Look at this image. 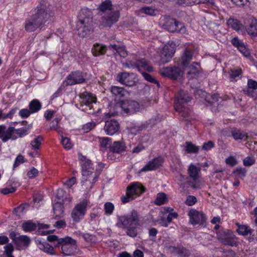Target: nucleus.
<instances>
[{
  "mask_svg": "<svg viewBox=\"0 0 257 257\" xmlns=\"http://www.w3.org/2000/svg\"><path fill=\"white\" fill-rule=\"evenodd\" d=\"M54 14L45 6L42 5L37 7V11L27 19L25 23V29L28 32H32L37 29H41L46 24H48L53 20Z\"/></svg>",
  "mask_w": 257,
  "mask_h": 257,
  "instance_id": "nucleus-1",
  "label": "nucleus"
},
{
  "mask_svg": "<svg viewBox=\"0 0 257 257\" xmlns=\"http://www.w3.org/2000/svg\"><path fill=\"white\" fill-rule=\"evenodd\" d=\"M97 10L99 13H102L101 15L104 14L101 21L103 27L110 28L118 21L120 17L119 12L114 10L110 0L102 2L98 6Z\"/></svg>",
  "mask_w": 257,
  "mask_h": 257,
  "instance_id": "nucleus-2",
  "label": "nucleus"
},
{
  "mask_svg": "<svg viewBox=\"0 0 257 257\" xmlns=\"http://www.w3.org/2000/svg\"><path fill=\"white\" fill-rule=\"evenodd\" d=\"M80 160L81 162L82 167V184L85 186L86 188H91L93 184L97 180L99 174L94 171L89 160H87L84 156H81Z\"/></svg>",
  "mask_w": 257,
  "mask_h": 257,
  "instance_id": "nucleus-3",
  "label": "nucleus"
},
{
  "mask_svg": "<svg viewBox=\"0 0 257 257\" xmlns=\"http://www.w3.org/2000/svg\"><path fill=\"white\" fill-rule=\"evenodd\" d=\"M191 99V97L183 90H180L175 97L174 108L182 117L186 119L189 117L191 113L190 110L186 106L187 103Z\"/></svg>",
  "mask_w": 257,
  "mask_h": 257,
  "instance_id": "nucleus-4",
  "label": "nucleus"
},
{
  "mask_svg": "<svg viewBox=\"0 0 257 257\" xmlns=\"http://www.w3.org/2000/svg\"><path fill=\"white\" fill-rule=\"evenodd\" d=\"M117 219L116 225L122 229L140 225L139 214L136 210H133L129 214L117 216Z\"/></svg>",
  "mask_w": 257,
  "mask_h": 257,
  "instance_id": "nucleus-5",
  "label": "nucleus"
},
{
  "mask_svg": "<svg viewBox=\"0 0 257 257\" xmlns=\"http://www.w3.org/2000/svg\"><path fill=\"white\" fill-rule=\"evenodd\" d=\"M217 238L224 245L236 247L239 244L237 237L233 232L227 229H221L216 232Z\"/></svg>",
  "mask_w": 257,
  "mask_h": 257,
  "instance_id": "nucleus-6",
  "label": "nucleus"
},
{
  "mask_svg": "<svg viewBox=\"0 0 257 257\" xmlns=\"http://www.w3.org/2000/svg\"><path fill=\"white\" fill-rule=\"evenodd\" d=\"M145 191V188L139 183H132L126 188V194L121 197V202L126 203L135 199L134 196H139Z\"/></svg>",
  "mask_w": 257,
  "mask_h": 257,
  "instance_id": "nucleus-7",
  "label": "nucleus"
},
{
  "mask_svg": "<svg viewBox=\"0 0 257 257\" xmlns=\"http://www.w3.org/2000/svg\"><path fill=\"white\" fill-rule=\"evenodd\" d=\"M200 172V168L195 165L191 164L188 168V173L192 180L187 178V184L193 189H200L203 186L202 182L199 179L198 174Z\"/></svg>",
  "mask_w": 257,
  "mask_h": 257,
  "instance_id": "nucleus-8",
  "label": "nucleus"
},
{
  "mask_svg": "<svg viewBox=\"0 0 257 257\" xmlns=\"http://www.w3.org/2000/svg\"><path fill=\"white\" fill-rule=\"evenodd\" d=\"M88 203L87 200L84 199L74 206L71 214L73 221L78 222L83 218L86 212Z\"/></svg>",
  "mask_w": 257,
  "mask_h": 257,
  "instance_id": "nucleus-9",
  "label": "nucleus"
},
{
  "mask_svg": "<svg viewBox=\"0 0 257 257\" xmlns=\"http://www.w3.org/2000/svg\"><path fill=\"white\" fill-rule=\"evenodd\" d=\"M163 26L164 29L172 33L177 32L184 34L186 30L182 23H179L175 19L170 17L166 18L164 19V23Z\"/></svg>",
  "mask_w": 257,
  "mask_h": 257,
  "instance_id": "nucleus-10",
  "label": "nucleus"
},
{
  "mask_svg": "<svg viewBox=\"0 0 257 257\" xmlns=\"http://www.w3.org/2000/svg\"><path fill=\"white\" fill-rule=\"evenodd\" d=\"M120 106L123 113L126 115H131L140 110V105L138 102L127 99L120 102Z\"/></svg>",
  "mask_w": 257,
  "mask_h": 257,
  "instance_id": "nucleus-11",
  "label": "nucleus"
},
{
  "mask_svg": "<svg viewBox=\"0 0 257 257\" xmlns=\"http://www.w3.org/2000/svg\"><path fill=\"white\" fill-rule=\"evenodd\" d=\"M159 72L161 75L173 79H177L181 77L183 74V72L181 69L176 66L164 67L161 69Z\"/></svg>",
  "mask_w": 257,
  "mask_h": 257,
  "instance_id": "nucleus-12",
  "label": "nucleus"
},
{
  "mask_svg": "<svg viewBox=\"0 0 257 257\" xmlns=\"http://www.w3.org/2000/svg\"><path fill=\"white\" fill-rule=\"evenodd\" d=\"M92 26V20H78L77 22V30L79 36L83 38L89 34L91 30Z\"/></svg>",
  "mask_w": 257,
  "mask_h": 257,
  "instance_id": "nucleus-13",
  "label": "nucleus"
},
{
  "mask_svg": "<svg viewBox=\"0 0 257 257\" xmlns=\"http://www.w3.org/2000/svg\"><path fill=\"white\" fill-rule=\"evenodd\" d=\"M189 222L193 225H202L205 222L206 218L205 214L194 209H191L188 212Z\"/></svg>",
  "mask_w": 257,
  "mask_h": 257,
  "instance_id": "nucleus-14",
  "label": "nucleus"
},
{
  "mask_svg": "<svg viewBox=\"0 0 257 257\" xmlns=\"http://www.w3.org/2000/svg\"><path fill=\"white\" fill-rule=\"evenodd\" d=\"M85 80V79L82 72L80 71L72 72L66 77L65 81L63 82V85L65 86L73 85L82 83Z\"/></svg>",
  "mask_w": 257,
  "mask_h": 257,
  "instance_id": "nucleus-15",
  "label": "nucleus"
},
{
  "mask_svg": "<svg viewBox=\"0 0 257 257\" xmlns=\"http://www.w3.org/2000/svg\"><path fill=\"white\" fill-rule=\"evenodd\" d=\"M136 77L133 73L126 72L119 73L117 75L116 80L121 84L127 86H133L135 85Z\"/></svg>",
  "mask_w": 257,
  "mask_h": 257,
  "instance_id": "nucleus-16",
  "label": "nucleus"
},
{
  "mask_svg": "<svg viewBox=\"0 0 257 257\" xmlns=\"http://www.w3.org/2000/svg\"><path fill=\"white\" fill-rule=\"evenodd\" d=\"M15 128L13 126H10L8 129H6L5 126H0V139L3 142H6L9 140H16L18 136L14 134Z\"/></svg>",
  "mask_w": 257,
  "mask_h": 257,
  "instance_id": "nucleus-17",
  "label": "nucleus"
},
{
  "mask_svg": "<svg viewBox=\"0 0 257 257\" xmlns=\"http://www.w3.org/2000/svg\"><path fill=\"white\" fill-rule=\"evenodd\" d=\"M119 124L118 122L114 119L108 120L105 122L104 130L108 135H113L118 131Z\"/></svg>",
  "mask_w": 257,
  "mask_h": 257,
  "instance_id": "nucleus-18",
  "label": "nucleus"
},
{
  "mask_svg": "<svg viewBox=\"0 0 257 257\" xmlns=\"http://www.w3.org/2000/svg\"><path fill=\"white\" fill-rule=\"evenodd\" d=\"M80 98V103L81 106H89L93 103L96 101V98L90 93L87 92H84L79 94Z\"/></svg>",
  "mask_w": 257,
  "mask_h": 257,
  "instance_id": "nucleus-19",
  "label": "nucleus"
},
{
  "mask_svg": "<svg viewBox=\"0 0 257 257\" xmlns=\"http://www.w3.org/2000/svg\"><path fill=\"white\" fill-rule=\"evenodd\" d=\"M163 160L161 158H156L149 161L142 169V172L156 170L162 165Z\"/></svg>",
  "mask_w": 257,
  "mask_h": 257,
  "instance_id": "nucleus-20",
  "label": "nucleus"
},
{
  "mask_svg": "<svg viewBox=\"0 0 257 257\" xmlns=\"http://www.w3.org/2000/svg\"><path fill=\"white\" fill-rule=\"evenodd\" d=\"M248 26H245L246 30L250 36H257V20L254 18L251 17L248 19Z\"/></svg>",
  "mask_w": 257,
  "mask_h": 257,
  "instance_id": "nucleus-21",
  "label": "nucleus"
},
{
  "mask_svg": "<svg viewBox=\"0 0 257 257\" xmlns=\"http://www.w3.org/2000/svg\"><path fill=\"white\" fill-rule=\"evenodd\" d=\"M193 51L190 49H185L181 58V64L183 67H187L192 60Z\"/></svg>",
  "mask_w": 257,
  "mask_h": 257,
  "instance_id": "nucleus-22",
  "label": "nucleus"
},
{
  "mask_svg": "<svg viewBox=\"0 0 257 257\" xmlns=\"http://www.w3.org/2000/svg\"><path fill=\"white\" fill-rule=\"evenodd\" d=\"M194 64H197V63H193L187 67H184L185 70L187 71V76L189 79H193L197 77L199 70V67H196Z\"/></svg>",
  "mask_w": 257,
  "mask_h": 257,
  "instance_id": "nucleus-23",
  "label": "nucleus"
},
{
  "mask_svg": "<svg viewBox=\"0 0 257 257\" xmlns=\"http://www.w3.org/2000/svg\"><path fill=\"white\" fill-rule=\"evenodd\" d=\"M38 248L45 252L51 255L55 254L54 247L46 242H42L38 240L36 241Z\"/></svg>",
  "mask_w": 257,
  "mask_h": 257,
  "instance_id": "nucleus-24",
  "label": "nucleus"
},
{
  "mask_svg": "<svg viewBox=\"0 0 257 257\" xmlns=\"http://www.w3.org/2000/svg\"><path fill=\"white\" fill-rule=\"evenodd\" d=\"M31 242L30 238L27 235H20L18 237V239L16 240L15 245L17 249H20L23 245L27 247L29 245Z\"/></svg>",
  "mask_w": 257,
  "mask_h": 257,
  "instance_id": "nucleus-25",
  "label": "nucleus"
},
{
  "mask_svg": "<svg viewBox=\"0 0 257 257\" xmlns=\"http://www.w3.org/2000/svg\"><path fill=\"white\" fill-rule=\"evenodd\" d=\"M125 148V144L122 141L114 142L110 147L111 151L116 153H120L124 151Z\"/></svg>",
  "mask_w": 257,
  "mask_h": 257,
  "instance_id": "nucleus-26",
  "label": "nucleus"
},
{
  "mask_svg": "<svg viewBox=\"0 0 257 257\" xmlns=\"http://www.w3.org/2000/svg\"><path fill=\"white\" fill-rule=\"evenodd\" d=\"M110 91L113 95L120 98L124 97L127 94V91L125 89L116 86H111Z\"/></svg>",
  "mask_w": 257,
  "mask_h": 257,
  "instance_id": "nucleus-27",
  "label": "nucleus"
},
{
  "mask_svg": "<svg viewBox=\"0 0 257 257\" xmlns=\"http://www.w3.org/2000/svg\"><path fill=\"white\" fill-rule=\"evenodd\" d=\"M136 68L141 72L142 69H144L148 72H151L153 71V67L149 66L148 64V62L144 59L138 60L136 62Z\"/></svg>",
  "mask_w": 257,
  "mask_h": 257,
  "instance_id": "nucleus-28",
  "label": "nucleus"
},
{
  "mask_svg": "<svg viewBox=\"0 0 257 257\" xmlns=\"http://www.w3.org/2000/svg\"><path fill=\"white\" fill-rule=\"evenodd\" d=\"M105 46L99 44H95L93 45L91 51L94 56H97L100 55H103L106 51Z\"/></svg>",
  "mask_w": 257,
  "mask_h": 257,
  "instance_id": "nucleus-29",
  "label": "nucleus"
},
{
  "mask_svg": "<svg viewBox=\"0 0 257 257\" xmlns=\"http://www.w3.org/2000/svg\"><path fill=\"white\" fill-rule=\"evenodd\" d=\"M92 12L88 8L82 9L78 16V20H80L88 19H89V20H92Z\"/></svg>",
  "mask_w": 257,
  "mask_h": 257,
  "instance_id": "nucleus-30",
  "label": "nucleus"
},
{
  "mask_svg": "<svg viewBox=\"0 0 257 257\" xmlns=\"http://www.w3.org/2000/svg\"><path fill=\"white\" fill-rule=\"evenodd\" d=\"M53 211L55 218L61 217L64 214V206L62 203L56 202L53 205Z\"/></svg>",
  "mask_w": 257,
  "mask_h": 257,
  "instance_id": "nucleus-31",
  "label": "nucleus"
},
{
  "mask_svg": "<svg viewBox=\"0 0 257 257\" xmlns=\"http://www.w3.org/2000/svg\"><path fill=\"white\" fill-rule=\"evenodd\" d=\"M227 24L228 27L236 31L240 30L242 27V24L238 20L233 18H229L227 20Z\"/></svg>",
  "mask_w": 257,
  "mask_h": 257,
  "instance_id": "nucleus-32",
  "label": "nucleus"
},
{
  "mask_svg": "<svg viewBox=\"0 0 257 257\" xmlns=\"http://www.w3.org/2000/svg\"><path fill=\"white\" fill-rule=\"evenodd\" d=\"M231 135L235 140H242L247 137V134L240 130L233 128L232 130Z\"/></svg>",
  "mask_w": 257,
  "mask_h": 257,
  "instance_id": "nucleus-33",
  "label": "nucleus"
},
{
  "mask_svg": "<svg viewBox=\"0 0 257 257\" xmlns=\"http://www.w3.org/2000/svg\"><path fill=\"white\" fill-rule=\"evenodd\" d=\"M76 244H67L61 246L62 253L65 255H71L74 252Z\"/></svg>",
  "mask_w": 257,
  "mask_h": 257,
  "instance_id": "nucleus-34",
  "label": "nucleus"
},
{
  "mask_svg": "<svg viewBox=\"0 0 257 257\" xmlns=\"http://www.w3.org/2000/svg\"><path fill=\"white\" fill-rule=\"evenodd\" d=\"M41 103L37 99L31 101L29 105V108L32 113L38 112L41 108Z\"/></svg>",
  "mask_w": 257,
  "mask_h": 257,
  "instance_id": "nucleus-35",
  "label": "nucleus"
},
{
  "mask_svg": "<svg viewBox=\"0 0 257 257\" xmlns=\"http://www.w3.org/2000/svg\"><path fill=\"white\" fill-rule=\"evenodd\" d=\"M168 198L164 193H159L157 194L156 198L154 201V203L157 205H162L168 202Z\"/></svg>",
  "mask_w": 257,
  "mask_h": 257,
  "instance_id": "nucleus-36",
  "label": "nucleus"
},
{
  "mask_svg": "<svg viewBox=\"0 0 257 257\" xmlns=\"http://www.w3.org/2000/svg\"><path fill=\"white\" fill-rule=\"evenodd\" d=\"M43 140V138L42 136H39L35 138L33 141H32L30 145L31 146L32 150H38L39 149L42 142Z\"/></svg>",
  "mask_w": 257,
  "mask_h": 257,
  "instance_id": "nucleus-37",
  "label": "nucleus"
},
{
  "mask_svg": "<svg viewBox=\"0 0 257 257\" xmlns=\"http://www.w3.org/2000/svg\"><path fill=\"white\" fill-rule=\"evenodd\" d=\"M18 110L17 107H14L11 109L8 113H4L3 110L0 109V119L5 120L7 118L12 119L14 115L16 113Z\"/></svg>",
  "mask_w": 257,
  "mask_h": 257,
  "instance_id": "nucleus-38",
  "label": "nucleus"
},
{
  "mask_svg": "<svg viewBox=\"0 0 257 257\" xmlns=\"http://www.w3.org/2000/svg\"><path fill=\"white\" fill-rule=\"evenodd\" d=\"M185 151L187 153H196L199 151V148L190 142H186L185 143Z\"/></svg>",
  "mask_w": 257,
  "mask_h": 257,
  "instance_id": "nucleus-39",
  "label": "nucleus"
},
{
  "mask_svg": "<svg viewBox=\"0 0 257 257\" xmlns=\"http://www.w3.org/2000/svg\"><path fill=\"white\" fill-rule=\"evenodd\" d=\"M37 225L31 221H27L22 225V228L25 231H31L36 229Z\"/></svg>",
  "mask_w": 257,
  "mask_h": 257,
  "instance_id": "nucleus-40",
  "label": "nucleus"
},
{
  "mask_svg": "<svg viewBox=\"0 0 257 257\" xmlns=\"http://www.w3.org/2000/svg\"><path fill=\"white\" fill-rule=\"evenodd\" d=\"M252 230L249 229L248 226L245 225H239V227L236 229V232L240 235H246L251 233Z\"/></svg>",
  "mask_w": 257,
  "mask_h": 257,
  "instance_id": "nucleus-41",
  "label": "nucleus"
},
{
  "mask_svg": "<svg viewBox=\"0 0 257 257\" xmlns=\"http://www.w3.org/2000/svg\"><path fill=\"white\" fill-rule=\"evenodd\" d=\"M140 12L149 16H156L158 11L150 7H145L141 9Z\"/></svg>",
  "mask_w": 257,
  "mask_h": 257,
  "instance_id": "nucleus-42",
  "label": "nucleus"
},
{
  "mask_svg": "<svg viewBox=\"0 0 257 257\" xmlns=\"http://www.w3.org/2000/svg\"><path fill=\"white\" fill-rule=\"evenodd\" d=\"M104 210L106 215H111L114 210V206L111 202H107L104 205Z\"/></svg>",
  "mask_w": 257,
  "mask_h": 257,
  "instance_id": "nucleus-43",
  "label": "nucleus"
},
{
  "mask_svg": "<svg viewBox=\"0 0 257 257\" xmlns=\"http://www.w3.org/2000/svg\"><path fill=\"white\" fill-rule=\"evenodd\" d=\"M76 242L74 239L69 236L60 238L58 240V244H61L62 246L67 244H76Z\"/></svg>",
  "mask_w": 257,
  "mask_h": 257,
  "instance_id": "nucleus-44",
  "label": "nucleus"
},
{
  "mask_svg": "<svg viewBox=\"0 0 257 257\" xmlns=\"http://www.w3.org/2000/svg\"><path fill=\"white\" fill-rule=\"evenodd\" d=\"M163 49L167 52V53L170 54V56L173 57L175 52V47L174 44H167L165 45Z\"/></svg>",
  "mask_w": 257,
  "mask_h": 257,
  "instance_id": "nucleus-45",
  "label": "nucleus"
},
{
  "mask_svg": "<svg viewBox=\"0 0 257 257\" xmlns=\"http://www.w3.org/2000/svg\"><path fill=\"white\" fill-rule=\"evenodd\" d=\"M190 254L189 250L183 246H179L177 255L180 257H189Z\"/></svg>",
  "mask_w": 257,
  "mask_h": 257,
  "instance_id": "nucleus-46",
  "label": "nucleus"
},
{
  "mask_svg": "<svg viewBox=\"0 0 257 257\" xmlns=\"http://www.w3.org/2000/svg\"><path fill=\"white\" fill-rule=\"evenodd\" d=\"M5 253L7 257H14L12 254V252L14 250V248L12 243H8L4 246Z\"/></svg>",
  "mask_w": 257,
  "mask_h": 257,
  "instance_id": "nucleus-47",
  "label": "nucleus"
},
{
  "mask_svg": "<svg viewBox=\"0 0 257 257\" xmlns=\"http://www.w3.org/2000/svg\"><path fill=\"white\" fill-rule=\"evenodd\" d=\"M160 57L161 61L163 63H166L169 62L172 58V57L170 56V54L167 53L163 49Z\"/></svg>",
  "mask_w": 257,
  "mask_h": 257,
  "instance_id": "nucleus-48",
  "label": "nucleus"
},
{
  "mask_svg": "<svg viewBox=\"0 0 257 257\" xmlns=\"http://www.w3.org/2000/svg\"><path fill=\"white\" fill-rule=\"evenodd\" d=\"M29 133V130L26 127H22L18 129H15L14 134H16L18 137L22 138L27 135Z\"/></svg>",
  "mask_w": 257,
  "mask_h": 257,
  "instance_id": "nucleus-49",
  "label": "nucleus"
},
{
  "mask_svg": "<svg viewBox=\"0 0 257 257\" xmlns=\"http://www.w3.org/2000/svg\"><path fill=\"white\" fill-rule=\"evenodd\" d=\"M246 171L244 168L241 167L237 168L234 171L233 174H235L239 178H243L246 175Z\"/></svg>",
  "mask_w": 257,
  "mask_h": 257,
  "instance_id": "nucleus-50",
  "label": "nucleus"
},
{
  "mask_svg": "<svg viewBox=\"0 0 257 257\" xmlns=\"http://www.w3.org/2000/svg\"><path fill=\"white\" fill-rule=\"evenodd\" d=\"M242 73L240 69H231L229 72V75L231 80L235 79L236 77H238Z\"/></svg>",
  "mask_w": 257,
  "mask_h": 257,
  "instance_id": "nucleus-51",
  "label": "nucleus"
},
{
  "mask_svg": "<svg viewBox=\"0 0 257 257\" xmlns=\"http://www.w3.org/2000/svg\"><path fill=\"white\" fill-rule=\"evenodd\" d=\"M99 143L100 146L102 148H106L108 146H110L111 144V140L108 138H101L99 139Z\"/></svg>",
  "mask_w": 257,
  "mask_h": 257,
  "instance_id": "nucleus-52",
  "label": "nucleus"
},
{
  "mask_svg": "<svg viewBox=\"0 0 257 257\" xmlns=\"http://www.w3.org/2000/svg\"><path fill=\"white\" fill-rule=\"evenodd\" d=\"M61 143L65 149L69 150L72 147V144L68 138L62 137Z\"/></svg>",
  "mask_w": 257,
  "mask_h": 257,
  "instance_id": "nucleus-53",
  "label": "nucleus"
},
{
  "mask_svg": "<svg viewBox=\"0 0 257 257\" xmlns=\"http://www.w3.org/2000/svg\"><path fill=\"white\" fill-rule=\"evenodd\" d=\"M127 229L126 234L127 235L132 237H135L137 235V230L135 227L133 226L128 227L126 228Z\"/></svg>",
  "mask_w": 257,
  "mask_h": 257,
  "instance_id": "nucleus-54",
  "label": "nucleus"
},
{
  "mask_svg": "<svg viewBox=\"0 0 257 257\" xmlns=\"http://www.w3.org/2000/svg\"><path fill=\"white\" fill-rule=\"evenodd\" d=\"M255 163V159L253 157H247L243 160V164L245 166H250Z\"/></svg>",
  "mask_w": 257,
  "mask_h": 257,
  "instance_id": "nucleus-55",
  "label": "nucleus"
},
{
  "mask_svg": "<svg viewBox=\"0 0 257 257\" xmlns=\"http://www.w3.org/2000/svg\"><path fill=\"white\" fill-rule=\"evenodd\" d=\"M96 124L95 122H88L83 126L82 129L85 133H88L92 130L95 126Z\"/></svg>",
  "mask_w": 257,
  "mask_h": 257,
  "instance_id": "nucleus-56",
  "label": "nucleus"
},
{
  "mask_svg": "<svg viewBox=\"0 0 257 257\" xmlns=\"http://www.w3.org/2000/svg\"><path fill=\"white\" fill-rule=\"evenodd\" d=\"M237 49L245 57H247L250 56V52L249 50L246 48L244 43Z\"/></svg>",
  "mask_w": 257,
  "mask_h": 257,
  "instance_id": "nucleus-57",
  "label": "nucleus"
},
{
  "mask_svg": "<svg viewBox=\"0 0 257 257\" xmlns=\"http://www.w3.org/2000/svg\"><path fill=\"white\" fill-rule=\"evenodd\" d=\"M197 202V198L192 195H189L187 197L185 203L188 206H192L194 205Z\"/></svg>",
  "mask_w": 257,
  "mask_h": 257,
  "instance_id": "nucleus-58",
  "label": "nucleus"
},
{
  "mask_svg": "<svg viewBox=\"0 0 257 257\" xmlns=\"http://www.w3.org/2000/svg\"><path fill=\"white\" fill-rule=\"evenodd\" d=\"M39 173L38 170L34 167H32L27 173V176L30 179L33 178L37 176Z\"/></svg>",
  "mask_w": 257,
  "mask_h": 257,
  "instance_id": "nucleus-59",
  "label": "nucleus"
},
{
  "mask_svg": "<svg viewBox=\"0 0 257 257\" xmlns=\"http://www.w3.org/2000/svg\"><path fill=\"white\" fill-rule=\"evenodd\" d=\"M25 162L24 158L22 155H19L16 158L14 164V168H15L19 166L21 164Z\"/></svg>",
  "mask_w": 257,
  "mask_h": 257,
  "instance_id": "nucleus-60",
  "label": "nucleus"
},
{
  "mask_svg": "<svg viewBox=\"0 0 257 257\" xmlns=\"http://www.w3.org/2000/svg\"><path fill=\"white\" fill-rule=\"evenodd\" d=\"M29 207V205L28 204L25 203V204H21L18 207L15 208L14 209V211L16 213H19V212H22L24 211L25 209H27Z\"/></svg>",
  "mask_w": 257,
  "mask_h": 257,
  "instance_id": "nucleus-61",
  "label": "nucleus"
},
{
  "mask_svg": "<svg viewBox=\"0 0 257 257\" xmlns=\"http://www.w3.org/2000/svg\"><path fill=\"white\" fill-rule=\"evenodd\" d=\"M237 160L235 157L234 156H230L226 159V164L229 165L230 166L233 167L236 165Z\"/></svg>",
  "mask_w": 257,
  "mask_h": 257,
  "instance_id": "nucleus-62",
  "label": "nucleus"
},
{
  "mask_svg": "<svg viewBox=\"0 0 257 257\" xmlns=\"http://www.w3.org/2000/svg\"><path fill=\"white\" fill-rule=\"evenodd\" d=\"M179 246L176 247L174 246H166V249L167 250V251L173 254L174 255H177V251L178 249Z\"/></svg>",
  "mask_w": 257,
  "mask_h": 257,
  "instance_id": "nucleus-63",
  "label": "nucleus"
},
{
  "mask_svg": "<svg viewBox=\"0 0 257 257\" xmlns=\"http://www.w3.org/2000/svg\"><path fill=\"white\" fill-rule=\"evenodd\" d=\"M247 87L253 90L257 89V81L252 79H248L247 81Z\"/></svg>",
  "mask_w": 257,
  "mask_h": 257,
  "instance_id": "nucleus-64",
  "label": "nucleus"
}]
</instances>
